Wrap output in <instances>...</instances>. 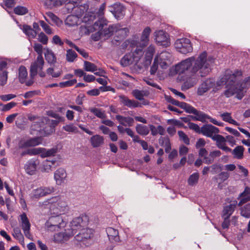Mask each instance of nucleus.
<instances>
[{
	"mask_svg": "<svg viewBox=\"0 0 250 250\" xmlns=\"http://www.w3.org/2000/svg\"><path fill=\"white\" fill-rule=\"evenodd\" d=\"M212 62L211 58H207V53L204 51L196 58L189 57L173 65L169 70V75H183L184 86L188 89L197 83V73L202 77L209 74Z\"/></svg>",
	"mask_w": 250,
	"mask_h": 250,
	"instance_id": "obj_1",
	"label": "nucleus"
},
{
	"mask_svg": "<svg viewBox=\"0 0 250 250\" xmlns=\"http://www.w3.org/2000/svg\"><path fill=\"white\" fill-rule=\"evenodd\" d=\"M242 75V72L240 70L235 71L230 74L227 71L225 75L220 80L219 84H226L227 89L225 95L229 97L236 94L237 99L241 100L244 97L247 90L250 85V76H248L241 83H237Z\"/></svg>",
	"mask_w": 250,
	"mask_h": 250,
	"instance_id": "obj_2",
	"label": "nucleus"
},
{
	"mask_svg": "<svg viewBox=\"0 0 250 250\" xmlns=\"http://www.w3.org/2000/svg\"><path fill=\"white\" fill-rule=\"evenodd\" d=\"M41 210L42 214H47L50 218L59 217L67 213L69 208L63 196H53L40 203Z\"/></svg>",
	"mask_w": 250,
	"mask_h": 250,
	"instance_id": "obj_3",
	"label": "nucleus"
},
{
	"mask_svg": "<svg viewBox=\"0 0 250 250\" xmlns=\"http://www.w3.org/2000/svg\"><path fill=\"white\" fill-rule=\"evenodd\" d=\"M87 220H72L70 223V230L56 233L54 235V241L56 243H63L68 241L76 232L78 229L87 225Z\"/></svg>",
	"mask_w": 250,
	"mask_h": 250,
	"instance_id": "obj_4",
	"label": "nucleus"
},
{
	"mask_svg": "<svg viewBox=\"0 0 250 250\" xmlns=\"http://www.w3.org/2000/svg\"><path fill=\"white\" fill-rule=\"evenodd\" d=\"M129 33L127 28H121L119 24H115L109 26L107 29L104 30L105 36L109 37L114 35V39L112 41L113 43H116L125 39Z\"/></svg>",
	"mask_w": 250,
	"mask_h": 250,
	"instance_id": "obj_5",
	"label": "nucleus"
},
{
	"mask_svg": "<svg viewBox=\"0 0 250 250\" xmlns=\"http://www.w3.org/2000/svg\"><path fill=\"white\" fill-rule=\"evenodd\" d=\"M144 54L142 49L137 48L133 52L125 55L120 61L121 64L124 67L133 63H137Z\"/></svg>",
	"mask_w": 250,
	"mask_h": 250,
	"instance_id": "obj_6",
	"label": "nucleus"
},
{
	"mask_svg": "<svg viewBox=\"0 0 250 250\" xmlns=\"http://www.w3.org/2000/svg\"><path fill=\"white\" fill-rule=\"evenodd\" d=\"M57 151V148L47 149L43 147H38L28 149L25 153L31 156L40 155L41 157L45 158L55 155Z\"/></svg>",
	"mask_w": 250,
	"mask_h": 250,
	"instance_id": "obj_7",
	"label": "nucleus"
},
{
	"mask_svg": "<svg viewBox=\"0 0 250 250\" xmlns=\"http://www.w3.org/2000/svg\"><path fill=\"white\" fill-rule=\"evenodd\" d=\"M174 46L176 50L182 54H187L193 50L191 42L187 38L177 39L175 42Z\"/></svg>",
	"mask_w": 250,
	"mask_h": 250,
	"instance_id": "obj_8",
	"label": "nucleus"
},
{
	"mask_svg": "<svg viewBox=\"0 0 250 250\" xmlns=\"http://www.w3.org/2000/svg\"><path fill=\"white\" fill-rule=\"evenodd\" d=\"M192 114H194V116H192L191 118L193 121H199L202 123H205L207 122V120H208L209 122L215 125L220 126H223V123L217 121L216 119L211 118L202 111H198L195 109Z\"/></svg>",
	"mask_w": 250,
	"mask_h": 250,
	"instance_id": "obj_9",
	"label": "nucleus"
},
{
	"mask_svg": "<svg viewBox=\"0 0 250 250\" xmlns=\"http://www.w3.org/2000/svg\"><path fill=\"white\" fill-rule=\"evenodd\" d=\"M87 225H88L89 220H87ZM87 226H85V227ZM84 227L85 226L78 229H80V232L75 236V238L77 241L82 242L84 245H87L86 242L93 236L94 230L87 228H84Z\"/></svg>",
	"mask_w": 250,
	"mask_h": 250,
	"instance_id": "obj_10",
	"label": "nucleus"
},
{
	"mask_svg": "<svg viewBox=\"0 0 250 250\" xmlns=\"http://www.w3.org/2000/svg\"><path fill=\"white\" fill-rule=\"evenodd\" d=\"M154 40L158 45L166 47L170 45L169 36L164 30L156 31L154 33Z\"/></svg>",
	"mask_w": 250,
	"mask_h": 250,
	"instance_id": "obj_11",
	"label": "nucleus"
},
{
	"mask_svg": "<svg viewBox=\"0 0 250 250\" xmlns=\"http://www.w3.org/2000/svg\"><path fill=\"white\" fill-rule=\"evenodd\" d=\"M55 191V188L52 186L40 187L33 189L30 194L32 198H39L51 193Z\"/></svg>",
	"mask_w": 250,
	"mask_h": 250,
	"instance_id": "obj_12",
	"label": "nucleus"
},
{
	"mask_svg": "<svg viewBox=\"0 0 250 250\" xmlns=\"http://www.w3.org/2000/svg\"><path fill=\"white\" fill-rule=\"evenodd\" d=\"M106 21L103 19H100L97 21H96L93 25V31L98 30V31L92 35V39L95 41H99L102 35H104L105 37L107 36H105L104 34V30L103 31H102V29L104 27V25H106Z\"/></svg>",
	"mask_w": 250,
	"mask_h": 250,
	"instance_id": "obj_13",
	"label": "nucleus"
},
{
	"mask_svg": "<svg viewBox=\"0 0 250 250\" xmlns=\"http://www.w3.org/2000/svg\"><path fill=\"white\" fill-rule=\"evenodd\" d=\"M45 227L48 230L58 231L66 226V222L64 220H47Z\"/></svg>",
	"mask_w": 250,
	"mask_h": 250,
	"instance_id": "obj_14",
	"label": "nucleus"
},
{
	"mask_svg": "<svg viewBox=\"0 0 250 250\" xmlns=\"http://www.w3.org/2000/svg\"><path fill=\"white\" fill-rule=\"evenodd\" d=\"M171 54L167 51H163L155 57L162 69H167L170 62Z\"/></svg>",
	"mask_w": 250,
	"mask_h": 250,
	"instance_id": "obj_15",
	"label": "nucleus"
},
{
	"mask_svg": "<svg viewBox=\"0 0 250 250\" xmlns=\"http://www.w3.org/2000/svg\"><path fill=\"white\" fill-rule=\"evenodd\" d=\"M42 142V138L41 137L31 138L26 140H21L19 144L20 148H26L38 146Z\"/></svg>",
	"mask_w": 250,
	"mask_h": 250,
	"instance_id": "obj_16",
	"label": "nucleus"
},
{
	"mask_svg": "<svg viewBox=\"0 0 250 250\" xmlns=\"http://www.w3.org/2000/svg\"><path fill=\"white\" fill-rule=\"evenodd\" d=\"M214 85L215 81L213 79H208L206 80L199 86L197 94L199 96L203 95Z\"/></svg>",
	"mask_w": 250,
	"mask_h": 250,
	"instance_id": "obj_17",
	"label": "nucleus"
},
{
	"mask_svg": "<svg viewBox=\"0 0 250 250\" xmlns=\"http://www.w3.org/2000/svg\"><path fill=\"white\" fill-rule=\"evenodd\" d=\"M219 129L211 125H204L201 127V133L208 137L213 139V137L219 133Z\"/></svg>",
	"mask_w": 250,
	"mask_h": 250,
	"instance_id": "obj_18",
	"label": "nucleus"
},
{
	"mask_svg": "<svg viewBox=\"0 0 250 250\" xmlns=\"http://www.w3.org/2000/svg\"><path fill=\"white\" fill-rule=\"evenodd\" d=\"M44 64L43 58L39 60L38 58H37L36 60L31 63L30 72L32 78H33L37 74L39 71L42 69Z\"/></svg>",
	"mask_w": 250,
	"mask_h": 250,
	"instance_id": "obj_19",
	"label": "nucleus"
},
{
	"mask_svg": "<svg viewBox=\"0 0 250 250\" xmlns=\"http://www.w3.org/2000/svg\"><path fill=\"white\" fill-rule=\"evenodd\" d=\"M28 73L26 67L21 66L18 69V79L21 83H25L26 85L30 86L33 83L32 80L26 81Z\"/></svg>",
	"mask_w": 250,
	"mask_h": 250,
	"instance_id": "obj_20",
	"label": "nucleus"
},
{
	"mask_svg": "<svg viewBox=\"0 0 250 250\" xmlns=\"http://www.w3.org/2000/svg\"><path fill=\"white\" fill-rule=\"evenodd\" d=\"M38 165L39 161L36 159H32L26 163L24 168L28 174L32 175L35 174Z\"/></svg>",
	"mask_w": 250,
	"mask_h": 250,
	"instance_id": "obj_21",
	"label": "nucleus"
},
{
	"mask_svg": "<svg viewBox=\"0 0 250 250\" xmlns=\"http://www.w3.org/2000/svg\"><path fill=\"white\" fill-rule=\"evenodd\" d=\"M54 177L56 184L62 185L66 180L67 174L63 168H60L54 172Z\"/></svg>",
	"mask_w": 250,
	"mask_h": 250,
	"instance_id": "obj_22",
	"label": "nucleus"
},
{
	"mask_svg": "<svg viewBox=\"0 0 250 250\" xmlns=\"http://www.w3.org/2000/svg\"><path fill=\"white\" fill-rule=\"evenodd\" d=\"M28 119L31 121H34L32 127L35 126V130H39V128L42 126L44 122H47L46 118L37 117L34 115H29L28 116Z\"/></svg>",
	"mask_w": 250,
	"mask_h": 250,
	"instance_id": "obj_23",
	"label": "nucleus"
},
{
	"mask_svg": "<svg viewBox=\"0 0 250 250\" xmlns=\"http://www.w3.org/2000/svg\"><path fill=\"white\" fill-rule=\"evenodd\" d=\"M237 205V201L233 200L230 201V204L224 208L222 213L223 218L224 219H228L233 212Z\"/></svg>",
	"mask_w": 250,
	"mask_h": 250,
	"instance_id": "obj_24",
	"label": "nucleus"
},
{
	"mask_svg": "<svg viewBox=\"0 0 250 250\" xmlns=\"http://www.w3.org/2000/svg\"><path fill=\"white\" fill-rule=\"evenodd\" d=\"M213 140L216 142L217 146L226 152H230L231 149L226 146V139L222 135L217 134L213 137Z\"/></svg>",
	"mask_w": 250,
	"mask_h": 250,
	"instance_id": "obj_25",
	"label": "nucleus"
},
{
	"mask_svg": "<svg viewBox=\"0 0 250 250\" xmlns=\"http://www.w3.org/2000/svg\"><path fill=\"white\" fill-rule=\"evenodd\" d=\"M151 32V30L149 27H146L144 29L140 39V45L141 47H144L147 45Z\"/></svg>",
	"mask_w": 250,
	"mask_h": 250,
	"instance_id": "obj_26",
	"label": "nucleus"
},
{
	"mask_svg": "<svg viewBox=\"0 0 250 250\" xmlns=\"http://www.w3.org/2000/svg\"><path fill=\"white\" fill-rule=\"evenodd\" d=\"M119 98L121 103L128 107L135 108L141 106V104L138 102L134 100H131L124 96H120Z\"/></svg>",
	"mask_w": 250,
	"mask_h": 250,
	"instance_id": "obj_27",
	"label": "nucleus"
},
{
	"mask_svg": "<svg viewBox=\"0 0 250 250\" xmlns=\"http://www.w3.org/2000/svg\"><path fill=\"white\" fill-rule=\"evenodd\" d=\"M155 50V46L152 44L147 47L145 54V65L147 66L150 64Z\"/></svg>",
	"mask_w": 250,
	"mask_h": 250,
	"instance_id": "obj_28",
	"label": "nucleus"
},
{
	"mask_svg": "<svg viewBox=\"0 0 250 250\" xmlns=\"http://www.w3.org/2000/svg\"><path fill=\"white\" fill-rule=\"evenodd\" d=\"M116 119L124 126H130L134 123V120L130 117H124L121 115L116 116Z\"/></svg>",
	"mask_w": 250,
	"mask_h": 250,
	"instance_id": "obj_29",
	"label": "nucleus"
},
{
	"mask_svg": "<svg viewBox=\"0 0 250 250\" xmlns=\"http://www.w3.org/2000/svg\"><path fill=\"white\" fill-rule=\"evenodd\" d=\"M90 143L93 147H98L104 144V138L99 135H95L91 137Z\"/></svg>",
	"mask_w": 250,
	"mask_h": 250,
	"instance_id": "obj_30",
	"label": "nucleus"
},
{
	"mask_svg": "<svg viewBox=\"0 0 250 250\" xmlns=\"http://www.w3.org/2000/svg\"><path fill=\"white\" fill-rule=\"evenodd\" d=\"M46 15V16H44V18L47 21L51 20L58 26H61L62 24V21L52 12H47Z\"/></svg>",
	"mask_w": 250,
	"mask_h": 250,
	"instance_id": "obj_31",
	"label": "nucleus"
},
{
	"mask_svg": "<svg viewBox=\"0 0 250 250\" xmlns=\"http://www.w3.org/2000/svg\"><path fill=\"white\" fill-rule=\"evenodd\" d=\"M113 14L117 19H122L125 15V8L120 4H115L114 5Z\"/></svg>",
	"mask_w": 250,
	"mask_h": 250,
	"instance_id": "obj_32",
	"label": "nucleus"
},
{
	"mask_svg": "<svg viewBox=\"0 0 250 250\" xmlns=\"http://www.w3.org/2000/svg\"><path fill=\"white\" fill-rule=\"evenodd\" d=\"M80 19L76 16L69 15L68 16L65 21V23L69 26H74L80 23Z\"/></svg>",
	"mask_w": 250,
	"mask_h": 250,
	"instance_id": "obj_33",
	"label": "nucleus"
},
{
	"mask_svg": "<svg viewBox=\"0 0 250 250\" xmlns=\"http://www.w3.org/2000/svg\"><path fill=\"white\" fill-rule=\"evenodd\" d=\"M44 56L47 62L50 64L56 62V57L53 52L48 48H44Z\"/></svg>",
	"mask_w": 250,
	"mask_h": 250,
	"instance_id": "obj_34",
	"label": "nucleus"
},
{
	"mask_svg": "<svg viewBox=\"0 0 250 250\" xmlns=\"http://www.w3.org/2000/svg\"><path fill=\"white\" fill-rule=\"evenodd\" d=\"M88 110L100 119H104L106 117L105 111L103 109L92 107L89 108Z\"/></svg>",
	"mask_w": 250,
	"mask_h": 250,
	"instance_id": "obj_35",
	"label": "nucleus"
},
{
	"mask_svg": "<svg viewBox=\"0 0 250 250\" xmlns=\"http://www.w3.org/2000/svg\"><path fill=\"white\" fill-rule=\"evenodd\" d=\"M56 160H46L42 162V171L49 172L52 171V167L55 165Z\"/></svg>",
	"mask_w": 250,
	"mask_h": 250,
	"instance_id": "obj_36",
	"label": "nucleus"
},
{
	"mask_svg": "<svg viewBox=\"0 0 250 250\" xmlns=\"http://www.w3.org/2000/svg\"><path fill=\"white\" fill-rule=\"evenodd\" d=\"M149 129L151 133L153 136H156L158 134L163 135L165 132V129L161 125H158L157 127L153 125H149Z\"/></svg>",
	"mask_w": 250,
	"mask_h": 250,
	"instance_id": "obj_37",
	"label": "nucleus"
},
{
	"mask_svg": "<svg viewBox=\"0 0 250 250\" xmlns=\"http://www.w3.org/2000/svg\"><path fill=\"white\" fill-rule=\"evenodd\" d=\"M250 195V188L248 187H246L243 191L240 194L238 197V199H239L240 202L238 203V206H241L244 203H246V201H245L246 200V198L247 197H249V196Z\"/></svg>",
	"mask_w": 250,
	"mask_h": 250,
	"instance_id": "obj_38",
	"label": "nucleus"
},
{
	"mask_svg": "<svg viewBox=\"0 0 250 250\" xmlns=\"http://www.w3.org/2000/svg\"><path fill=\"white\" fill-rule=\"evenodd\" d=\"M22 31L30 39H34L37 36L36 31L28 25H23L22 27Z\"/></svg>",
	"mask_w": 250,
	"mask_h": 250,
	"instance_id": "obj_39",
	"label": "nucleus"
},
{
	"mask_svg": "<svg viewBox=\"0 0 250 250\" xmlns=\"http://www.w3.org/2000/svg\"><path fill=\"white\" fill-rule=\"evenodd\" d=\"M11 60L9 59L4 58L0 61V73L8 72L7 69L11 63Z\"/></svg>",
	"mask_w": 250,
	"mask_h": 250,
	"instance_id": "obj_40",
	"label": "nucleus"
},
{
	"mask_svg": "<svg viewBox=\"0 0 250 250\" xmlns=\"http://www.w3.org/2000/svg\"><path fill=\"white\" fill-rule=\"evenodd\" d=\"M21 226L22 229L24 231L25 236L30 238V236H31L29 230L30 229V224L29 222V220H21Z\"/></svg>",
	"mask_w": 250,
	"mask_h": 250,
	"instance_id": "obj_41",
	"label": "nucleus"
},
{
	"mask_svg": "<svg viewBox=\"0 0 250 250\" xmlns=\"http://www.w3.org/2000/svg\"><path fill=\"white\" fill-rule=\"evenodd\" d=\"M136 130L138 134L146 136L149 133L150 129L146 125L138 124L136 126Z\"/></svg>",
	"mask_w": 250,
	"mask_h": 250,
	"instance_id": "obj_42",
	"label": "nucleus"
},
{
	"mask_svg": "<svg viewBox=\"0 0 250 250\" xmlns=\"http://www.w3.org/2000/svg\"><path fill=\"white\" fill-rule=\"evenodd\" d=\"M43 3L44 5L49 9L62 5L61 0H44Z\"/></svg>",
	"mask_w": 250,
	"mask_h": 250,
	"instance_id": "obj_43",
	"label": "nucleus"
},
{
	"mask_svg": "<svg viewBox=\"0 0 250 250\" xmlns=\"http://www.w3.org/2000/svg\"><path fill=\"white\" fill-rule=\"evenodd\" d=\"M199 174L198 172H195L192 174L189 177L188 180V185L190 186H193L196 185L199 180Z\"/></svg>",
	"mask_w": 250,
	"mask_h": 250,
	"instance_id": "obj_44",
	"label": "nucleus"
},
{
	"mask_svg": "<svg viewBox=\"0 0 250 250\" xmlns=\"http://www.w3.org/2000/svg\"><path fill=\"white\" fill-rule=\"evenodd\" d=\"M229 174L227 172H222L217 175V177L216 178L217 182H218V188H222L221 185V183L224 181H226L229 177Z\"/></svg>",
	"mask_w": 250,
	"mask_h": 250,
	"instance_id": "obj_45",
	"label": "nucleus"
},
{
	"mask_svg": "<svg viewBox=\"0 0 250 250\" xmlns=\"http://www.w3.org/2000/svg\"><path fill=\"white\" fill-rule=\"evenodd\" d=\"M106 231L109 239L117 241L119 239L117 230L112 228H109L106 230Z\"/></svg>",
	"mask_w": 250,
	"mask_h": 250,
	"instance_id": "obj_46",
	"label": "nucleus"
},
{
	"mask_svg": "<svg viewBox=\"0 0 250 250\" xmlns=\"http://www.w3.org/2000/svg\"><path fill=\"white\" fill-rule=\"evenodd\" d=\"M62 129L64 131L71 133H77L79 132L78 127L72 123L63 126Z\"/></svg>",
	"mask_w": 250,
	"mask_h": 250,
	"instance_id": "obj_47",
	"label": "nucleus"
},
{
	"mask_svg": "<svg viewBox=\"0 0 250 250\" xmlns=\"http://www.w3.org/2000/svg\"><path fill=\"white\" fill-rule=\"evenodd\" d=\"M221 154V152L219 150H214L211 152L208 155V157L205 158V163L206 164L211 163L215 157H219Z\"/></svg>",
	"mask_w": 250,
	"mask_h": 250,
	"instance_id": "obj_48",
	"label": "nucleus"
},
{
	"mask_svg": "<svg viewBox=\"0 0 250 250\" xmlns=\"http://www.w3.org/2000/svg\"><path fill=\"white\" fill-rule=\"evenodd\" d=\"M83 68L86 71L94 72L97 70V67L96 65L88 61L84 62Z\"/></svg>",
	"mask_w": 250,
	"mask_h": 250,
	"instance_id": "obj_49",
	"label": "nucleus"
},
{
	"mask_svg": "<svg viewBox=\"0 0 250 250\" xmlns=\"http://www.w3.org/2000/svg\"><path fill=\"white\" fill-rule=\"evenodd\" d=\"M244 147L242 146H238L233 150V154L235 158L241 159L243 157Z\"/></svg>",
	"mask_w": 250,
	"mask_h": 250,
	"instance_id": "obj_50",
	"label": "nucleus"
},
{
	"mask_svg": "<svg viewBox=\"0 0 250 250\" xmlns=\"http://www.w3.org/2000/svg\"><path fill=\"white\" fill-rule=\"evenodd\" d=\"M76 53L72 49H68L66 52V59L69 62H73L77 58Z\"/></svg>",
	"mask_w": 250,
	"mask_h": 250,
	"instance_id": "obj_51",
	"label": "nucleus"
},
{
	"mask_svg": "<svg viewBox=\"0 0 250 250\" xmlns=\"http://www.w3.org/2000/svg\"><path fill=\"white\" fill-rule=\"evenodd\" d=\"M47 74L51 76L53 78H58L62 74V70H58L57 71H55L54 69L52 67H49L46 70Z\"/></svg>",
	"mask_w": 250,
	"mask_h": 250,
	"instance_id": "obj_52",
	"label": "nucleus"
},
{
	"mask_svg": "<svg viewBox=\"0 0 250 250\" xmlns=\"http://www.w3.org/2000/svg\"><path fill=\"white\" fill-rule=\"evenodd\" d=\"M14 13L19 15H23L28 12L27 8L24 6H18L14 9Z\"/></svg>",
	"mask_w": 250,
	"mask_h": 250,
	"instance_id": "obj_53",
	"label": "nucleus"
},
{
	"mask_svg": "<svg viewBox=\"0 0 250 250\" xmlns=\"http://www.w3.org/2000/svg\"><path fill=\"white\" fill-rule=\"evenodd\" d=\"M93 26L82 25L80 27V33L82 35L89 34L93 32Z\"/></svg>",
	"mask_w": 250,
	"mask_h": 250,
	"instance_id": "obj_54",
	"label": "nucleus"
},
{
	"mask_svg": "<svg viewBox=\"0 0 250 250\" xmlns=\"http://www.w3.org/2000/svg\"><path fill=\"white\" fill-rule=\"evenodd\" d=\"M241 214L242 216L245 218H249L250 217V204L246 205L241 209Z\"/></svg>",
	"mask_w": 250,
	"mask_h": 250,
	"instance_id": "obj_55",
	"label": "nucleus"
},
{
	"mask_svg": "<svg viewBox=\"0 0 250 250\" xmlns=\"http://www.w3.org/2000/svg\"><path fill=\"white\" fill-rule=\"evenodd\" d=\"M33 47L34 50L38 55L37 58H39V60L43 58L42 56L43 47L42 45L38 43H36L34 44Z\"/></svg>",
	"mask_w": 250,
	"mask_h": 250,
	"instance_id": "obj_56",
	"label": "nucleus"
},
{
	"mask_svg": "<svg viewBox=\"0 0 250 250\" xmlns=\"http://www.w3.org/2000/svg\"><path fill=\"white\" fill-rule=\"evenodd\" d=\"M12 235L15 238L19 240V241L21 240L23 241V236L21 234L19 228L16 227L14 228Z\"/></svg>",
	"mask_w": 250,
	"mask_h": 250,
	"instance_id": "obj_57",
	"label": "nucleus"
},
{
	"mask_svg": "<svg viewBox=\"0 0 250 250\" xmlns=\"http://www.w3.org/2000/svg\"><path fill=\"white\" fill-rule=\"evenodd\" d=\"M39 23L40 25L46 34L50 35L53 33L50 27L43 21H40Z\"/></svg>",
	"mask_w": 250,
	"mask_h": 250,
	"instance_id": "obj_58",
	"label": "nucleus"
},
{
	"mask_svg": "<svg viewBox=\"0 0 250 250\" xmlns=\"http://www.w3.org/2000/svg\"><path fill=\"white\" fill-rule=\"evenodd\" d=\"M77 83V80L75 79H72L66 82L60 83L59 85L62 88L69 87L74 85Z\"/></svg>",
	"mask_w": 250,
	"mask_h": 250,
	"instance_id": "obj_59",
	"label": "nucleus"
},
{
	"mask_svg": "<svg viewBox=\"0 0 250 250\" xmlns=\"http://www.w3.org/2000/svg\"><path fill=\"white\" fill-rule=\"evenodd\" d=\"M178 134L180 140L187 145L189 144V139L188 136L183 131H178Z\"/></svg>",
	"mask_w": 250,
	"mask_h": 250,
	"instance_id": "obj_60",
	"label": "nucleus"
},
{
	"mask_svg": "<svg viewBox=\"0 0 250 250\" xmlns=\"http://www.w3.org/2000/svg\"><path fill=\"white\" fill-rule=\"evenodd\" d=\"M8 72L0 73V85L3 86L6 84Z\"/></svg>",
	"mask_w": 250,
	"mask_h": 250,
	"instance_id": "obj_61",
	"label": "nucleus"
},
{
	"mask_svg": "<svg viewBox=\"0 0 250 250\" xmlns=\"http://www.w3.org/2000/svg\"><path fill=\"white\" fill-rule=\"evenodd\" d=\"M188 126L190 129L194 131L195 132L201 133V127L200 128L198 125L193 123L189 122L188 123Z\"/></svg>",
	"mask_w": 250,
	"mask_h": 250,
	"instance_id": "obj_62",
	"label": "nucleus"
},
{
	"mask_svg": "<svg viewBox=\"0 0 250 250\" xmlns=\"http://www.w3.org/2000/svg\"><path fill=\"white\" fill-rule=\"evenodd\" d=\"M16 105L17 104L15 102H12L9 103L5 105H3L2 107L0 109V110L3 112L7 111L15 107Z\"/></svg>",
	"mask_w": 250,
	"mask_h": 250,
	"instance_id": "obj_63",
	"label": "nucleus"
},
{
	"mask_svg": "<svg viewBox=\"0 0 250 250\" xmlns=\"http://www.w3.org/2000/svg\"><path fill=\"white\" fill-rule=\"evenodd\" d=\"M38 41L44 44H47L48 42V37L43 33H40L38 35Z\"/></svg>",
	"mask_w": 250,
	"mask_h": 250,
	"instance_id": "obj_64",
	"label": "nucleus"
}]
</instances>
